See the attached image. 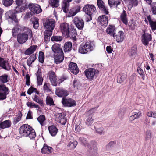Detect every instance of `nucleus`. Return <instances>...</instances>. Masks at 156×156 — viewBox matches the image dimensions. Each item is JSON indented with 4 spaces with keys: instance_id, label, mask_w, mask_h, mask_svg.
<instances>
[{
    "instance_id": "dca6fc26",
    "label": "nucleus",
    "mask_w": 156,
    "mask_h": 156,
    "mask_svg": "<svg viewBox=\"0 0 156 156\" xmlns=\"http://www.w3.org/2000/svg\"><path fill=\"white\" fill-rule=\"evenodd\" d=\"M73 22L78 29L82 30L84 26V22L83 20L80 18L76 17L74 18Z\"/></svg>"
},
{
    "instance_id": "603ef678",
    "label": "nucleus",
    "mask_w": 156,
    "mask_h": 156,
    "mask_svg": "<svg viewBox=\"0 0 156 156\" xmlns=\"http://www.w3.org/2000/svg\"><path fill=\"white\" fill-rule=\"evenodd\" d=\"M32 99L34 101L40 104L41 105H43V102L42 100L40 99L39 97L37 95H34L32 97Z\"/></svg>"
},
{
    "instance_id": "c9c22d12",
    "label": "nucleus",
    "mask_w": 156,
    "mask_h": 156,
    "mask_svg": "<svg viewBox=\"0 0 156 156\" xmlns=\"http://www.w3.org/2000/svg\"><path fill=\"white\" fill-rule=\"evenodd\" d=\"M22 32H24L23 33H25V34H27L28 36L30 38L33 37L32 32L30 29L26 27H22Z\"/></svg>"
},
{
    "instance_id": "09e8293b",
    "label": "nucleus",
    "mask_w": 156,
    "mask_h": 156,
    "mask_svg": "<svg viewBox=\"0 0 156 156\" xmlns=\"http://www.w3.org/2000/svg\"><path fill=\"white\" fill-rule=\"evenodd\" d=\"M97 109V107L91 108L89 110L86 112V116L93 117L94 112Z\"/></svg>"
},
{
    "instance_id": "4c0bfd02",
    "label": "nucleus",
    "mask_w": 156,
    "mask_h": 156,
    "mask_svg": "<svg viewBox=\"0 0 156 156\" xmlns=\"http://www.w3.org/2000/svg\"><path fill=\"white\" fill-rule=\"evenodd\" d=\"M127 78V75L123 73L119 74L117 76V81L118 83H121L123 82Z\"/></svg>"
},
{
    "instance_id": "5fc2aeb1",
    "label": "nucleus",
    "mask_w": 156,
    "mask_h": 156,
    "mask_svg": "<svg viewBox=\"0 0 156 156\" xmlns=\"http://www.w3.org/2000/svg\"><path fill=\"white\" fill-rule=\"evenodd\" d=\"M13 2V0H2L3 4L6 7H8L11 5Z\"/></svg>"
},
{
    "instance_id": "2eb2a0df",
    "label": "nucleus",
    "mask_w": 156,
    "mask_h": 156,
    "mask_svg": "<svg viewBox=\"0 0 156 156\" xmlns=\"http://www.w3.org/2000/svg\"><path fill=\"white\" fill-rule=\"evenodd\" d=\"M108 18L105 15L99 16L98 18V22L99 24L104 27L107 26L108 24Z\"/></svg>"
},
{
    "instance_id": "e433bc0d",
    "label": "nucleus",
    "mask_w": 156,
    "mask_h": 156,
    "mask_svg": "<svg viewBox=\"0 0 156 156\" xmlns=\"http://www.w3.org/2000/svg\"><path fill=\"white\" fill-rule=\"evenodd\" d=\"M37 48V46L36 45H33L31 46L25 51V54L28 55L32 54L35 51Z\"/></svg>"
},
{
    "instance_id": "e2e57ef3",
    "label": "nucleus",
    "mask_w": 156,
    "mask_h": 156,
    "mask_svg": "<svg viewBox=\"0 0 156 156\" xmlns=\"http://www.w3.org/2000/svg\"><path fill=\"white\" fill-rule=\"evenodd\" d=\"M62 38L60 36H53L51 38V40L52 41L58 42L62 41Z\"/></svg>"
},
{
    "instance_id": "680f3d73",
    "label": "nucleus",
    "mask_w": 156,
    "mask_h": 156,
    "mask_svg": "<svg viewBox=\"0 0 156 156\" xmlns=\"http://www.w3.org/2000/svg\"><path fill=\"white\" fill-rule=\"evenodd\" d=\"M8 76L5 74L0 76V80L3 83H5L8 82L7 78Z\"/></svg>"
},
{
    "instance_id": "ddd939ff",
    "label": "nucleus",
    "mask_w": 156,
    "mask_h": 156,
    "mask_svg": "<svg viewBox=\"0 0 156 156\" xmlns=\"http://www.w3.org/2000/svg\"><path fill=\"white\" fill-rule=\"evenodd\" d=\"M141 41L143 44L147 46L150 41L152 39L151 35L149 34L144 33L141 36Z\"/></svg>"
},
{
    "instance_id": "cd10ccee",
    "label": "nucleus",
    "mask_w": 156,
    "mask_h": 156,
    "mask_svg": "<svg viewBox=\"0 0 156 156\" xmlns=\"http://www.w3.org/2000/svg\"><path fill=\"white\" fill-rule=\"evenodd\" d=\"M64 117V115L63 113H59L56 115V119L58 122L62 123L63 125H64L65 124L66 122L64 121H65L66 120Z\"/></svg>"
},
{
    "instance_id": "473e14b6",
    "label": "nucleus",
    "mask_w": 156,
    "mask_h": 156,
    "mask_svg": "<svg viewBox=\"0 0 156 156\" xmlns=\"http://www.w3.org/2000/svg\"><path fill=\"white\" fill-rule=\"evenodd\" d=\"M52 149V147L48 146L45 144H44L43 147L41 149V151L42 153L49 154L51 152Z\"/></svg>"
},
{
    "instance_id": "c756f323",
    "label": "nucleus",
    "mask_w": 156,
    "mask_h": 156,
    "mask_svg": "<svg viewBox=\"0 0 156 156\" xmlns=\"http://www.w3.org/2000/svg\"><path fill=\"white\" fill-rule=\"evenodd\" d=\"M48 130L49 133L52 136H55L58 131L56 127L54 125L48 127Z\"/></svg>"
},
{
    "instance_id": "864d4df0",
    "label": "nucleus",
    "mask_w": 156,
    "mask_h": 156,
    "mask_svg": "<svg viewBox=\"0 0 156 156\" xmlns=\"http://www.w3.org/2000/svg\"><path fill=\"white\" fill-rule=\"evenodd\" d=\"M59 0H51L50 5L52 7H57L59 5Z\"/></svg>"
},
{
    "instance_id": "7c9ffc66",
    "label": "nucleus",
    "mask_w": 156,
    "mask_h": 156,
    "mask_svg": "<svg viewBox=\"0 0 156 156\" xmlns=\"http://www.w3.org/2000/svg\"><path fill=\"white\" fill-rule=\"evenodd\" d=\"M11 125V121L9 120H5L0 123V128L4 129L10 127Z\"/></svg>"
},
{
    "instance_id": "f704fd0d",
    "label": "nucleus",
    "mask_w": 156,
    "mask_h": 156,
    "mask_svg": "<svg viewBox=\"0 0 156 156\" xmlns=\"http://www.w3.org/2000/svg\"><path fill=\"white\" fill-rule=\"evenodd\" d=\"M142 112L141 111L134 112L133 115L129 118L130 121H132L135 119H137L142 116Z\"/></svg>"
},
{
    "instance_id": "a19ab883",
    "label": "nucleus",
    "mask_w": 156,
    "mask_h": 156,
    "mask_svg": "<svg viewBox=\"0 0 156 156\" xmlns=\"http://www.w3.org/2000/svg\"><path fill=\"white\" fill-rule=\"evenodd\" d=\"M72 48V44L71 42H68L66 43L64 46V51L65 53L70 52Z\"/></svg>"
},
{
    "instance_id": "774afa93",
    "label": "nucleus",
    "mask_w": 156,
    "mask_h": 156,
    "mask_svg": "<svg viewBox=\"0 0 156 156\" xmlns=\"http://www.w3.org/2000/svg\"><path fill=\"white\" fill-rule=\"evenodd\" d=\"M151 27L152 30H154L156 29V21H152L149 23Z\"/></svg>"
},
{
    "instance_id": "423d86ee",
    "label": "nucleus",
    "mask_w": 156,
    "mask_h": 156,
    "mask_svg": "<svg viewBox=\"0 0 156 156\" xmlns=\"http://www.w3.org/2000/svg\"><path fill=\"white\" fill-rule=\"evenodd\" d=\"M29 8L31 12L34 14H38L42 12L41 6L37 4L30 3Z\"/></svg>"
},
{
    "instance_id": "39448f33",
    "label": "nucleus",
    "mask_w": 156,
    "mask_h": 156,
    "mask_svg": "<svg viewBox=\"0 0 156 156\" xmlns=\"http://www.w3.org/2000/svg\"><path fill=\"white\" fill-rule=\"evenodd\" d=\"M87 78L89 80L93 79L94 77L97 74L99 71L93 68H89L86 69L84 72Z\"/></svg>"
},
{
    "instance_id": "b1692460",
    "label": "nucleus",
    "mask_w": 156,
    "mask_h": 156,
    "mask_svg": "<svg viewBox=\"0 0 156 156\" xmlns=\"http://www.w3.org/2000/svg\"><path fill=\"white\" fill-rule=\"evenodd\" d=\"M52 50L54 54L63 53L62 49L61 47L60 44H55L52 47Z\"/></svg>"
},
{
    "instance_id": "bb28decb",
    "label": "nucleus",
    "mask_w": 156,
    "mask_h": 156,
    "mask_svg": "<svg viewBox=\"0 0 156 156\" xmlns=\"http://www.w3.org/2000/svg\"><path fill=\"white\" fill-rule=\"evenodd\" d=\"M94 128L97 133L101 135L104 133V128L101 124L98 123H94Z\"/></svg>"
},
{
    "instance_id": "c85d7f7f",
    "label": "nucleus",
    "mask_w": 156,
    "mask_h": 156,
    "mask_svg": "<svg viewBox=\"0 0 156 156\" xmlns=\"http://www.w3.org/2000/svg\"><path fill=\"white\" fill-rule=\"evenodd\" d=\"M72 1V0H63L62 5V8L65 13H66L67 12L69 6V3Z\"/></svg>"
},
{
    "instance_id": "9d476101",
    "label": "nucleus",
    "mask_w": 156,
    "mask_h": 156,
    "mask_svg": "<svg viewBox=\"0 0 156 156\" xmlns=\"http://www.w3.org/2000/svg\"><path fill=\"white\" fill-rule=\"evenodd\" d=\"M55 21L53 19H46L43 25L45 28L47 30H53L55 27Z\"/></svg>"
},
{
    "instance_id": "de8ad7c7",
    "label": "nucleus",
    "mask_w": 156,
    "mask_h": 156,
    "mask_svg": "<svg viewBox=\"0 0 156 156\" xmlns=\"http://www.w3.org/2000/svg\"><path fill=\"white\" fill-rule=\"evenodd\" d=\"M15 2L18 6H24V7L27 8V3L25 0H16Z\"/></svg>"
},
{
    "instance_id": "bf43d9fd",
    "label": "nucleus",
    "mask_w": 156,
    "mask_h": 156,
    "mask_svg": "<svg viewBox=\"0 0 156 156\" xmlns=\"http://www.w3.org/2000/svg\"><path fill=\"white\" fill-rule=\"evenodd\" d=\"M78 143L77 141L73 140V142H69L67 145V146L70 147L71 149H73L76 147Z\"/></svg>"
},
{
    "instance_id": "a211bd4d",
    "label": "nucleus",
    "mask_w": 156,
    "mask_h": 156,
    "mask_svg": "<svg viewBox=\"0 0 156 156\" xmlns=\"http://www.w3.org/2000/svg\"><path fill=\"white\" fill-rule=\"evenodd\" d=\"M113 37L117 42H122L125 37L124 33L123 31H119L117 33H115Z\"/></svg>"
},
{
    "instance_id": "13d9d810",
    "label": "nucleus",
    "mask_w": 156,
    "mask_h": 156,
    "mask_svg": "<svg viewBox=\"0 0 156 156\" xmlns=\"http://www.w3.org/2000/svg\"><path fill=\"white\" fill-rule=\"evenodd\" d=\"M137 72L141 76L143 80H144L145 78L144 73L143 69L139 66L137 67Z\"/></svg>"
},
{
    "instance_id": "338daca9",
    "label": "nucleus",
    "mask_w": 156,
    "mask_h": 156,
    "mask_svg": "<svg viewBox=\"0 0 156 156\" xmlns=\"http://www.w3.org/2000/svg\"><path fill=\"white\" fill-rule=\"evenodd\" d=\"M151 132L149 130L146 131V133L145 139L146 140H149L151 139Z\"/></svg>"
},
{
    "instance_id": "0e129e2a",
    "label": "nucleus",
    "mask_w": 156,
    "mask_h": 156,
    "mask_svg": "<svg viewBox=\"0 0 156 156\" xmlns=\"http://www.w3.org/2000/svg\"><path fill=\"white\" fill-rule=\"evenodd\" d=\"M151 9L153 14L156 15V2L151 5Z\"/></svg>"
},
{
    "instance_id": "a18cd8bd",
    "label": "nucleus",
    "mask_w": 156,
    "mask_h": 156,
    "mask_svg": "<svg viewBox=\"0 0 156 156\" xmlns=\"http://www.w3.org/2000/svg\"><path fill=\"white\" fill-rule=\"evenodd\" d=\"M94 118L93 117L86 116L85 123L88 126H91L94 122Z\"/></svg>"
},
{
    "instance_id": "2f4dec72",
    "label": "nucleus",
    "mask_w": 156,
    "mask_h": 156,
    "mask_svg": "<svg viewBox=\"0 0 156 156\" xmlns=\"http://www.w3.org/2000/svg\"><path fill=\"white\" fill-rule=\"evenodd\" d=\"M69 35H67V37H70L73 40H76L77 35V32L76 29L71 28L70 31L69 32Z\"/></svg>"
},
{
    "instance_id": "0eeeda50",
    "label": "nucleus",
    "mask_w": 156,
    "mask_h": 156,
    "mask_svg": "<svg viewBox=\"0 0 156 156\" xmlns=\"http://www.w3.org/2000/svg\"><path fill=\"white\" fill-rule=\"evenodd\" d=\"M9 93V89L5 85H0V100L6 99V95Z\"/></svg>"
},
{
    "instance_id": "6e6552de",
    "label": "nucleus",
    "mask_w": 156,
    "mask_h": 156,
    "mask_svg": "<svg viewBox=\"0 0 156 156\" xmlns=\"http://www.w3.org/2000/svg\"><path fill=\"white\" fill-rule=\"evenodd\" d=\"M5 17L6 19L14 21L16 23L18 24V21L15 11L13 10H9L7 11L5 14Z\"/></svg>"
},
{
    "instance_id": "aec40b11",
    "label": "nucleus",
    "mask_w": 156,
    "mask_h": 156,
    "mask_svg": "<svg viewBox=\"0 0 156 156\" xmlns=\"http://www.w3.org/2000/svg\"><path fill=\"white\" fill-rule=\"evenodd\" d=\"M60 28L63 34L66 36L69 35V25L67 23H62L61 24Z\"/></svg>"
},
{
    "instance_id": "3c124183",
    "label": "nucleus",
    "mask_w": 156,
    "mask_h": 156,
    "mask_svg": "<svg viewBox=\"0 0 156 156\" xmlns=\"http://www.w3.org/2000/svg\"><path fill=\"white\" fill-rule=\"evenodd\" d=\"M46 104L49 106L55 105L53 98L49 96H48L46 99Z\"/></svg>"
},
{
    "instance_id": "4d7b16f0",
    "label": "nucleus",
    "mask_w": 156,
    "mask_h": 156,
    "mask_svg": "<svg viewBox=\"0 0 156 156\" xmlns=\"http://www.w3.org/2000/svg\"><path fill=\"white\" fill-rule=\"evenodd\" d=\"M38 59L39 61L41 63H43L44 59V55L43 52H39Z\"/></svg>"
},
{
    "instance_id": "79ce46f5",
    "label": "nucleus",
    "mask_w": 156,
    "mask_h": 156,
    "mask_svg": "<svg viewBox=\"0 0 156 156\" xmlns=\"http://www.w3.org/2000/svg\"><path fill=\"white\" fill-rule=\"evenodd\" d=\"M137 47L136 45H134L131 49L129 50V55L130 56L134 57L136 54Z\"/></svg>"
},
{
    "instance_id": "72a5a7b5",
    "label": "nucleus",
    "mask_w": 156,
    "mask_h": 156,
    "mask_svg": "<svg viewBox=\"0 0 156 156\" xmlns=\"http://www.w3.org/2000/svg\"><path fill=\"white\" fill-rule=\"evenodd\" d=\"M38 85L42 84L43 79L42 77V74L41 70L38 69L36 73Z\"/></svg>"
},
{
    "instance_id": "4468645a",
    "label": "nucleus",
    "mask_w": 156,
    "mask_h": 156,
    "mask_svg": "<svg viewBox=\"0 0 156 156\" xmlns=\"http://www.w3.org/2000/svg\"><path fill=\"white\" fill-rule=\"evenodd\" d=\"M28 37L25 33H20L18 34L17 37V42L20 44L24 43L27 40Z\"/></svg>"
},
{
    "instance_id": "ea45409f",
    "label": "nucleus",
    "mask_w": 156,
    "mask_h": 156,
    "mask_svg": "<svg viewBox=\"0 0 156 156\" xmlns=\"http://www.w3.org/2000/svg\"><path fill=\"white\" fill-rule=\"evenodd\" d=\"M121 1V0H108V2L109 5L110 7L113 5H116L117 8L118 6L120 5Z\"/></svg>"
},
{
    "instance_id": "37998d69",
    "label": "nucleus",
    "mask_w": 156,
    "mask_h": 156,
    "mask_svg": "<svg viewBox=\"0 0 156 156\" xmlns=\"http://www.w3.org/2000/svg\"><path fill=\"white\" fill-rule=\"evenodd\" d=\"M121 20L125 24L127 25L128 24V20L126 14V12L123 10V12L121 13L120 16Z\"/></svg>"
},
{
    "instance_id": "c03bdc74",
    "label": "nucleus",
    "mask_w": 156,
    "mask_h": 156,
    "mask_svg": "<svg viewBox=\"0 0 156 156\" xmlns=\"http://www.w3.org/2000/svg\"><path fill=\"white\" fill-rule=\"evenodd\" d=\"M22 116L21 112H19L18 115L13 118V124L14 125L17 124L21 120Z\"/></svg>"
},
{
    "instance_id": "4be33fe9",
    "label": "nucleus",
    "mask_w": 156,
    "mask_h": 156,
    "mask_svg": "<svg viewBox=\"0 0 156 156\" xmlns=\"http://www.w3.org/2000/svg\"><path fill=\"white\" fill-rule=\"evenodd\" d=\"M0 67L6 70H9L11 69V66H9L8 62L1 57H0Z\"/></svg>"
},
{
    "instance_id": "58836bf2",
    "label": "nucleus",
    "mask_w": 156,
    "mask_h": 156,
    "mask_svg": "<svg viewBox=\"0 0 156 156\" xmlns=\"http://www.w3.org/2000/svg\"><path fill=\"white\" fill-rule=\"evenodd\" d=\"M36 59V57L35 55H32L27 59V64L30 67H32V64L34 62Z\"/></svg>"
},
{
    "instance_id": "412c9836",
    "label": "nucleus",
    "mask_w": 156,
    "mask_h": 156,
    "mask_svg": "<svg viewBox=\"0 0 156 156\" xmlns=\"http://www.w3.org/2000/svg\"><path fill=\"white\" fill-rule=\"evenodd\" d=\"M69 68L70 71L73 74H77L79 72V69L76 63L70 62L69 65Z\"/></svg>"
},
{
    "instance_id": "1a4fd4ad",
    "label": "nucleus",
    "mask_w": 156,
    "mask_h": 156,
    "mask_svg": "<svg viewBox=\"0 0 156 156\" xmlns=\"http://www.w3.org/2000/svg\"><path fill=\"white\" fill-rule=\"evenodd\" d=\"M62 103L65 107H71L76 105L75 101L70 98H63L62 100Z\"/></svg>"
},
{
    "instance_id": "7ed1b4c3",
    "label": "nucleus",
    "mask_w": 156,
    "mask_h": 156,
    "mask_svg": "<svg viewBox=\"0 0 156 156\" xmlns=\"http://www.w3.org/2000/svg\"><path fill=\"white\" fill-rule=\"evenodd\" d=\"M83 9L85 13L89 16V18L87 21H89L91 20L92 15L96 13V7L93 5L87 4L83 7Z\"/></svg>"
},
{
    "instance_id": "8fccbe9b",
    "label": "nucleus",
    "mask_w": 156,
    "mask_h": 156,
    "mask_svg": "<svg viewBox=\"0 0 156 156\" xmlns=\"http://www.w3.org/2000/svg\"><path fill=\"white\" fill-rule=\"evenodd\" d=\"M106 32L110 34L111 36H113L115 33L114 27L112 26H110L106 30Z\"/></svg>"
},
{
    "instance_id": "49530a36",
    "label": "nucleus",
    "mask_w": 156,
    "mask_h": 156,
    "mask_svg": "<svg viewBox=\"0 0 156 156\" xmlns=\"http://www.w3.org/2000/svg\"><path fill=\"white\" fill-rule=\"evenodd\" d=\"M37 119L41 126H44L45 125L44 122L45 120V117L44 115H41Z\"/></svg>"
},
{
    "instance_id": "f257e3e1",
    "label": "nucleus",
    "mask_w": 156,
    "mask_h": 156,
    "mask_svg": "<svg viewBox=\"0 0 156 156\" xmlns=\"http://www.w3.org/2000/svg\"><path fill=\"white\" fill-rule=\"evenodd\" d=\"M20 133L21 136L28 137L30 139H33L36 136L35 130L27 124L23 125L20 127Z\"/></svg>"
},
{
    "instance_id": "69168bd1",
    "label": "nucleus",
    "mask_w": 156,
    "mask_h": 156,
    "mask_svg": "<svg viewBox=\"0 0 156 156\" xmlns=\"http://www.w3.org/2000/svg\"><path fill=\"white\" fill-rule=\"evenodd\" d=\"M147 115L149 117H153L154 118H156V113L155 112H148L147 113Z\"/></svg>"
},
{
    "instance_id": "f8f14e48",
    "label": "nucleus",
    "mask_w": 156,
    "mask_h": 156,
    "mask_svg": "<svg viewBox=\"0 0 156 156\" xmlns=\"http://www.w3.org/2000/svg\"><path fill=\"white\" fill-rule=\"evenodd\" d=\"M97 3L98 8L102 12L105 14H108L109 13L108 9L103 1L102 0H97Z\"/></svg>"
},
{
    "instance_id": "052dcab7",
    "label": "nucleus",
    "mask_w": 156,
    "mask_h": 156,
    "mask_svg": "<svg viewBox=\"0 0 156 156\" xmlns=\"http://www.w3.org/2000/svg\"><path fill=\"white\" fill-rule=\"evenodd\" d=\"M26 105L28 107L30 108H38V109L40 108L38 105L31 102H27V103Z\"/></svg>"
},
{
    "instance_id": "f03ea898",
    "label": "nucleus",
    "mask_w": 156,
    "mask_h": 156,
    "mask_svg": "<svg viewBox=\"0 0 156 156\" xmlns=\"http://www.w3.org/2000/svg\"><path fill=\"white\" fill-rule=\"evenodd\" d=\"M94 47L93 41H88L84 44L80 45L78 48V52L82 54H85L92 51Z\"/></svg>"
},
{
    "instance_id": "9b49d317",
    "label": "nucleus",
    "mask_w": 156,
    "mask_h": 156,
    "mask_svg": "<svg viewBox=\"0 0 156 156\" xmlns=\"http://www.w3.org/2000/svg\"><path fill=\"white\" fill-rule=\"evenodd\" d=\"M69 94L68 91L66 89L62 87H58L56 89L55 94L59 97H64Z\"/></svg>"
},
{
    "instance_id": "20e7f679",
    "label": "nucleus",
    "mask_w": 156,
    "mask_h": 156,
    "mask_svg": "<svg viewBox=\"0 0 156 156\" xmlns=\"http://www.w3.org/2000/svg\"><path fill=\"white\" fill-rule=\"evenodd\" d=\"M80 142L82 145H84L88 148L91 149H95L97 146V144L96 142L92 141L90 143L87 142L86 138H85L83 136L80 137L79 139Z\"/></svg>"
},
{
    "instance_id": "5701e85b",
    "label": "nucleus",
    "mask_w": 156,
    "mask_h": 156,
    "mask_svg": "<svg viewBox=\"0 0 156 156\" xmlns=\"http://www.w3.org/2000/svg\"><path fill=\"white\" fill-rule=\"evenodd\" d=\"M22 27L18 25L15 26L12 30V33L13 37H16L18 34L22 32Z\"/></svg>"
},
{
    "instance_id": "6e6d98bb",
    "label": "nucleus",
    "mask_w": 156,
    "mask_h": 156,
    "mask_svg": "<svg viewBox=\"0 0 156 156\" xmlns=\"http://www.w3.org/2000/svg\"><path fill=\"white\" fill-rule=\"evenodd\" d=\"M26 8L24 6H17L15 8V9L14 11H15V13H20L22 12L25 10Z\"/></svg>"
},
{
    "instance_id": "393cba45",
    "label": "nucleus",
    "mask_w": 156,
    "mask_h": 156,
    "mask_svg": "<svg viewBox=\"0 0 156 156\" xmlns=\"http://www.w3.org/2000/svg\"><path fill=\"white\" fill-rule=\"evenodd\" d=\"M49 79L52 84L55 86L57 85L56 82L57 79L56 77L55 73L54 72L51 71L49 74Z\"/></svg>"
},
{
    "instance_id": "6ab92c4d",
    "label": "nucleus",
    "mask_w": 156,
    "mask_h": 156,
    "mask_svg": "<svg viewBox=\"0 0 156 156\" xmlns=\"http://www.w3.org/2000/svg\"><path fill=\"white\" fill-rule=\"evenodd\" d=\"M54 62L56 64H58L61 63L63 60L64 55L63 52L54 54Z\"/></svg>"
},
{
    "instance_id": "f3484780",
    "label": "nucleus",
    "mask_w": 156,
    "mask_h": 156,
    "mask_svg": "<svg viewBox=\"0 0 156 156\" xmlns=\"http://www.w3.org/2000/svg\"><path fill=\"white\" fill-rule=\"evenodd\" d=\"M81 9L80 5H77L68 10V17H71L75 15L78 12H79Z\"/></svg>"
},
{
    "instance_id": "a878e982",
    "label": "nucleus",
    "mask_w": 156,
    "mask_h": 156,
    "mask_svg": "<svg viewBox=\"0 0 156 156\" xmlns=\"http://www.w3.org/2000/svg\"><path fill=\"white\" fill-rule=\"evenodd\" d=\"M125 4L128 5V8L131 9L133 6H136L138 5L137 0H123Z\"/></svg>"
}]
</instances>
